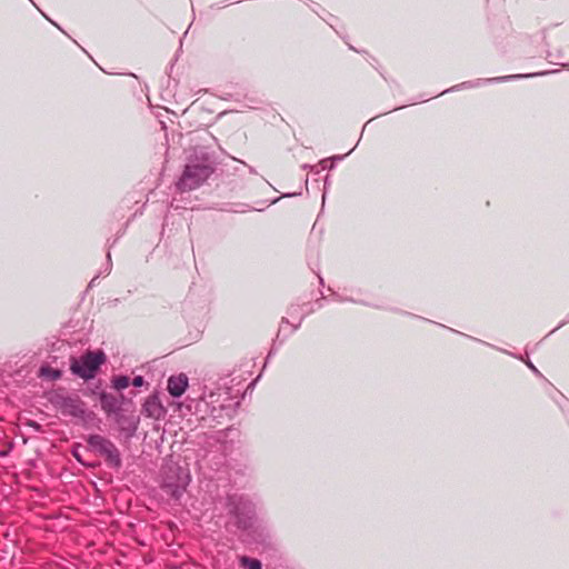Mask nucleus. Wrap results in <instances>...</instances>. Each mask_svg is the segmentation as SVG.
I'll use <instances>...</instances> for the list:
<instances>
[{
	"mask_svg": "<svg viewBox=\"0 0 569 569\" xmlns=\"http://www.w3.org/2000/svg\"><path fill=\"white\" fill-rule=\"evenodd\" d=\"M191 480L188 469L177 463L167 465L163 468L162 489L173 499L178 500L184 493Z\"/></svg>",
	"mask_w": 569,
	"mask_h": 569,
	"instance_id": "obj_1",
	"label": "nucleus"
},
{
	"mask_svg": "<svg viewBox=\"0 0 569 569\" xmlns=\"http://www.w3.org/2000/svg\"><path fill=\"white\" fill-rule=\"evenodd\" d=\"M213 172L207 160H194L186 164L177 187L180 191L193 190L200 187Z\"/></svg>",
	"mask_w": 569,
	"mask_h": 569,
	"instance_id": "obj_2",
	"label": "nucleus"
},
{
	"mask_svg": "<svg viewBox=\"0 0 569 569\" xmlns=\"http://www.w3.org/2000/svg\"><path fill=\"white\" fill-rule=\"evenodd\" d=\"M104 360L106 357L102 351H88L79 359H73L71 361L70 369L73 375L83 379H90L94 377L97 370L104 362Z\"/></svg>",
	"mask_w": 569,
	"mask_h": 569,
	"instance_id": "obj_3",
	"label": "nucleus"
},
{
	"mask_svg": "<svg viewBox=\"0 0 569 569\" xmlns=\"http://www.w3.org/2000/svg\"><path fill=\"white\" fill-rule=\"evenodd\" d=\"M92 450L104 458L106 462L112 468L121 467V456L116 445L100 435H90L87 439Z\"/></svg>",
	"mask_w": 569,
	"mask_h": 569,
	"instance_id": "obj_4",
	"label": "nucleus"
},
{
	"mask_svg": "<svg viewBox=\"0 0 569 569\" xmlns=\"http://www.w3.org/2000/svg\"><path fill=\"white\" fill-rule=\"evenodd\" d=\"M56 405L64 415L72 417H82L84 415L83 403L78 398L59 397Z\"/></svg>",
	"mask_w": 569,
	"mask_h": 569,
	"instance_id": "obj_5",
	"label": "nucleus"
},
{
	"mask_svg": "<svg viewBox=\"0 0 569 569\" xmlns=\"http://www.w3.org/2000/svg\"><path fill=\"white\" fill-rule=\"evenodd\" d=\"M142 413L146 417L156 420H159L164 417L166 409L157 395L150 396L146 399L142 406Z\"/></svg>",
	"mask_w": 569,
	"mask_h": 569,
	"instance_id": "obj_6",
	"label": "nucleus"
},
{
	"mask_svg": "<svg viewBox=\"0 0 569 569\" xmlns=\"http://www.w3.org/2000/svg\"><path fill=\"white\" fill-rule=\"evenodd\" d=\"M187 387H188V377L184 373H180L178 376H171L168 379L167 389H168V392L172 397H176V398L181 397L184 393Z\"/></svg>",
	"mask_w": 569,
	"mask_h": 569,
	"instance_id": "obj_7",
	"label": "nucleus"
},
{
	"mask_svg": "<svg viewBox=\"0 0 569 569\" xmlns=\"http://www.w3.org/2000/svg\"><path fill=\"white\" fill-rule=\"evenodd\" d=\"M116 421L120 426L121 430L127 431L129 436L133 435L137 430L138 421L133 417L126 418L119 413Z\"/></svg>",
	"mask_w": 569,
	"mask_h": 569,
	"instance_id": "obj_8",
	"label": "nucleus"
},
{
	"mask_svg": "<svg viewBox=\"0 0 569 569\" xmlns=\"http://www.w3.org/2000/svg\"><path fill=\"white\" fill-rule=\"evenodd\" d=\"M102 408L107 411V412H114L117 416L119 415L118 413V410H119V406H118V402L116 399H108V398H102Z\"/></svg>",
	"mask_w": 569,
	"mask_h": 569,
	"instance_id": "obj_9",
	"label": "nucleus"
},
{
	"mask_svg": "<svg viewBox=\"0 0 569 569\" xmlns=\"http://www.w3.org/2000/svg\"><path fill=\"white\" fill-rule=\"evenodd\" d=\"M40 376L49 378L51 380H57L61 377V371L57 369H52L50 367H41Z\"/></svg>",
	"mask_w": 569,
	"mask_h": 569,
	"instance_id": "obj_10",
	"label": "nucleus"
},
{
	"mask_svg": "<svg viewBox=\"0 0 569 569\" xmlns=\"http://www.w3.org/2000/svg\"><path fill=\"white\" fill-rule=\"evenodd\" d=\"M240 563L247 569H261V562L259 560L246 556L240 558Z\"/></svg>",
	"mask_w": 569,
	"mask_h": 569,
	"instance_id": "obj_11",
	"label": "nucleus"
},
{
	"mask_svg": "<svg viewBox=\"0 0 569 569\" xmlns=\"http://www.w3.org/2000/svg\"><path fill=\"white\" fill-rule=\"evenodd\" d=\"M112 383H113L114 389L123 390L130 385V380H129V377H127V376H118V377H114V379L112 380Z\"/></svg>",
	"mask_w": 569,
	"mask_h": 569,
	"instance_id": "obj_12",
	"label": "nucleus"
},
{
	"mask_svg": "<svg viewBox=\"0 0 569 569\" xmlns=\"http://www.w3.org/2000/svg\"><path fill=\"white\" fill-rule=\"evenodd\" d=\"M143 383H144V379H143V377H141V376H137V377H134V378H133V380H132V385H133L134 387H141Z\"/></svg>",
	"mask_w": 569,
	"mask_h": 569,
	"instance_id": "obj_13",
	"label": "nucleus"
},
{
	"mask_svg": "<svg viewBox=\"0 0 569 569\" xmlns=\"http://www.w3.org/2000/svg\"><path fill=\"white\" fill-rule=\"evenodd\" d=\"M236 515H237V517H239V510L238 509H236ZM238 523H239L240 527H243V528H246L248 526L247 521L246 520L242 521L240 518H238Z\"/></svg>",
	"mask_w": 569,
	"mask_h": 569,
	"instance_id": "obj_14",
	"label": "nucleus"
},
{
	"mask_svg": "<svg viewBox=\"0 0 569 569\" xmlns=\"http://www.w3.org/2000/svg\"><path fill=\"white\" fill-rule=\"evenodd\" d=\"M528 366H529V368H530L531 370H533L536 373H538L537 368H536L532 363H530V362H529V363H528Z\"/></svg>",
	"mask_w": 569,
	"mask_h": 569,
	"instance_id": "obj_15",
	"label": "nucleus"
}]
</instances>
